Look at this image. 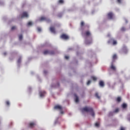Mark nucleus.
I'll return each mask as SVG.
<instances>
[{
	"instance_id": "f257e3e1",
	"label": "nucleus",
	"mask_w": 130,
	"mask_h": 130,
	"mask_svg": "<svg viewBox=\"0 0 130 130\" xmlns=\"http://www.w3.org/2000/svg\"><path fill=\"white\" fill-rule=\"evenodd\" d=\"M82 111H86V112L89 111V112H90L91 115L93 117L95 116V113H94V111H93V109L91 108L85 107L82 109Z\"/></svg>"
},
{
	"instance_id": "f03ea898",
	"label": "nucleus",
	"mask_w": 130,
	"mask_h": 130,
	"mask_svg": "<svg viewBox=\"0 0 130 130\" xmlns=\"http://www.w3.org/2000/svg\"><path fill=\"white\" fill-rule=\"evenodd\" d=\"M60 37L62 39H64L65 40H68V39L70 38V37H69L66 34H62Z\"/></svg>"
},
{
	"instance_id": "7ed1b4c3",
	"label": "nucleus",
	"mask_w": 130,
	"mask_h": 130,
	"mask_svg": "<svg viewBox=\"0 0 130 130\" xmlns=\"http://www.w3.org/2000/svg\"><path fill=\"white\" fill-rule=\"evenodd\" d=\"M54 109H59V110H61V109H62V107L61 106L57 105L54 107Z\"/></svg>"
},
{
	"instance_id": "20e7f679",
	"label": "nucleus",
	"mask_w": 130,
	"mask_h": 130,
	"mask_svg": "<svg viewBox=\"0 0 130 130\" xmlns=\"http://www.w3.org/2000/svg\"><path fill=\"white\" fill-rule=\"evenodd\" d=\"M24 17H28V14L26 12H24L21 16V18H24Z\"/></svg>"
},
{
	"instance_id": "39448f33",
	"label": "nucleus",
	"mask_w": 130,
	"mask_h": 130,
	"mask_svg": "<svg viewBox=\"0 0 130 130\" xmlns=\"http://www.w3.org/2000/svg\"><path fill=\"white\" fill-rule=\"evenodd\" d=\"M108 17L109 19H112V17H113V14L112 13H110L108 14Z\"/></svg>"
},
{
	"instance_id": "423d86ee",
	"label": "nucleus",
	"mask_w": 130,
	"mask_h": 130,
	"mask_svg": "<svg viewBox=\"0 0 130 130\" xmlns=\"http://www.w3.org/2000/svg\"><path fill=\"white\" fill-rule=\"evenodd\" d=\"M100 86L101 87H104V82L103 81H100Z\"/></svg>"
},
{
	"instance_id": "0eeeda50",
	"label": "nucleus",
	"mask_w": 130,
	"mask_h": 130,
	"mask_svg": "<svg viewBox=\"0 0 130 130\" xmlns=\"http://www.w3.org/2000/svg\"><path fill=\"white\" fill-rule=\"evenodd\" d=\"M50 30L51 31V32H52V33H55V30L54 29V28L53 27H50Z\"/></svg>"
},
{
	"instance_id": "6e6552de",
	"label": "nucleus",
	"mask_w": 130,
	"mask_h": 130,
	"mask_svg": "<svg viewBox=\"0 0 130 130\" xmlns=\"http://www.w3.org/2000/svg\"><path fill=\"white\" fill-rule=\"evenodd\" d=\"M75 98H76V99H75V102L76 103H78V102H79V98L78 97V96H77L76 94H75Z\"/></svg>"
},
{
	"instance_id": "1a4fd4ad",
	"label": "nucleus",
	"mask_w": 130,
	"mask_h": 130,
	"mask_svg": "<svg viewBox=\"0 0 130 130\" xmlns=\"http://www.w3.org/2000/svg\"><path fill=\"white\" fill-rule=\"evenodd\" d=\"M127 106V105H126V104H125V103H123L122 105V108H126Z\"/></svg>"
},
{
	"instance_id": "9d476101",
	"label": "nucleus",
	"mask_w": 130,
	"mask_h": 130,
	"mask_svg": "<svg viewBox=\"0 0 130 130\" xmlns=\"http://www.w3.org/2000/svg\"><path fill=\"white\" fill-rule=\"evenodd\" d=\"M34 125H35V123H30L29 124V126L30 127H33V126H34Z\"/></svg>"
},
{
	"instance_id": "9b49d317",
	"label": "nucleus",
	"mask_w": 130,
	"mask_h": 130,
	"mask_svg": "<svg viewBox=\"0 0 130 130\" xmlns=\"http://www.w3.org/2000/svg\"><path fill=\"white\" fill-rule=\"evenodd\" d=\"M111 69H112V70H114H114H115V67H114L113 64H112Z\"/></svg>"
},
{
	"instance_id": "f8f14e48",
	"label": "nucleus",
	"mask_w": 130,
	"mask_h": 130,
	"mask_svg": "<svg viewBox=\"0 0 130 130\" xmlns=\"http://www.w3.org/2000/svg\"><path fill=\"white\" fill-rule=\"evenodd\" d=\"M95 97H96L98 99H100V96H99L98 93H95Z\"/></svg>"
},
{
	"instance_id": "ddd939ff",
	"label": "nucleus",
	"mask_w": 130,
	"mask_h": 130,
	"mask_svg": "<svg viewBox=\"0 0 130 130\" xmlns=\"http://www.w3.org/2000/svg\"><path fill=\"white\" fill-rule=\"evenodd\" d=\"M40 97H43L44 96V95L43 94V92H40Z\"/></svg>"
},
{
	"instance_id": "4468645a",
	"label": "nucleus",
	"mask_w": 130,
	"mask_h": 130,
	"mask_svg": "<svg viewBox=\"0 0 130 130\" xmlns=\"http://www.w3.org/2000/svg\"><path fill=\"white\" fill-rule=\"evenodd\" d=\"M91 79H92V80H93V81H96V80H97V78H96L95 77H94V76L91 77Z\"/></svg>"
},
{
	"instance_id": "2eb2a0df",
	"label": "nucleus",
	"mask_w": 130,
	"mask_h": 130,
	"mask_svg": "<svg viewBox=\"0 0 130 130\" xmlns=\"http://www.w3.org/2000/svg\"><path fill=\"white\" fill-rule=\"evenodd\" d=\"M119 111V109H116L114 111V112H115V113H117V112H118Z\"/></svg>"
},
{
	"instance_id": "dca6fc26",
	"label": "nucleus",
	"mask_w": 130,
	"mask_h": 130,
	"mask_svg": "<svg viewBox=\"0 0 130 130\" xmlns=\"http://www.w3.org/2000/svg\"><path fill=\"white\" fill-rule=\"evenodd\" d=\"M86 35H87V36H89V35H91V33H90V31H87L86 32Z\"/></svg>"
},
{
	"instance_id": "f3484780",
	"label": "nucleus",
	"mask_w": 130,
	"mask_h": 130,
	"mask_svg": "<svg viewBox=\"0 0 130 130\" xmlns=\"http://www.w3.org/2000/svg\"><path fill=\"white\" fill-rule=\"evenodd\" d=\"M121 100V99L120 97L117 98V101H118V102H120Z\"/></svg>"
},
{
	"instance_id": "a211bd4d",
	"label": "nucleus",
	"mask_w": 130,
	"mask_h": 130,
	"mask_svg": "<svg viewBox=\"0 0 130 130\" xmlns=\"http://www.w3.org/2000/svg\"><path fill=\"white\" fill-rule=\"evenodd\" d=\"M19 40H22V39L23 38V36L22 35L19 36Z\"/></svg>"
},
{
	"instance_id": "6ab92c4d",
	"label": "nucleus",
	"mask_w": 130,
	"mask_h": 130,
	"mask_svg": "<svg viewBox=\"0 0 130 130\" xmlns=\"http://www.w3.org/2000/svg\"><path fill=\"white\" fill-rule=\"evenodd\" d=\"M59 4H63V0H59Z\"/></svg>"
},
{
	"instance_id": "aec40b11",
	"label": "nucleus",
	"mask_w": 130,
	"mask_h": 130,
	"mask_svg": "<svg viewBox=\"0 0 130 130\" xmlns=\"http://www.w3.org/2000/svg\"><path fill=\"white\" fill-rule=\"evenodd\" d=\"M117 44V42H116V41H113V45H115Z\"/></svg>"
},
{
	"instance_id": "412c9836",
	"label": "nucleus",
	"mask_w": 130,
	"mask_h": 130,
	"mask_svg": "<svg viewBox=\"0 0 130 130\" xmlns=\"http://www.w3.org/2000/svg\"><path fill=\"white\" fill-rule=\"evenodd\" d=\"M43 20H45V18L41 17V19H40V21H43Z\"/></svg>"
},
{
	"instance_id": "4be33fe9",
	"label": "nucleus",
	"mask_w": 130,
	"mask_h": 130,
	"mask_svg": "<svg viewBox=\"0 0 130 130\" xmlns=\"http://www.w3.org/2000/svg\"><path fill=\"white\" fill-rule=\"evenodd\" d=\"M44 54H48V51H45L44 52Z\"/></svg>"
},
{
	"instance_id": "5701e85b",
	"label": "nucleus",
	"mask_w": 130,
	"mask_h": 130,
	"mask_svg": "<svg viewBox=\"0 0 130 130\" xmlns=\"http://www.w3.org/2000/svg\"><path fill=\"white\" fill-rule=\"evenodd\" d=\"M27 25L28 26H31V25H32V22H29Z\"/></svg>"
},
{
	"instance_id": "b1692460",
	"label": "nucleus",
	"mask_w": 130,
	"mask_h": 130,
	"mask_svg": "<svg viewBox=\"0 0 130 130\" xmlns=\"http://www.w3.org/2000/svg\"><path fill=\"white\" fill-rule=\"evenodd\" d=\"M113 59H115V58H116V55H114L113 56Z\"/></svg>"
},
{
	"instance_id": "393cba45",
	"label": "nucleus",
	"mask_w": 130,
	"mask_h": 130,
	"mask_svg": "<svg viewBox=\"0 0 130 130\" xmlns=\"http://www.w3.org/2000/svg\"><path fill=\"white\" fill-rule=\"evenodd\" d=\"M90 83H91V81L89 80L87 83V85H90Z\"/></svg>"
},
{
	"instance_id": "a878e982",
	"label": "nucleus",
	"mask_w": 130,
	"mask_h": 130,
	"mask_svg": "<svg viewBox=\"0 0 130 130\" xmlns=\"http://www.w3.org/2000/svg\"><path fill=\"white\" fill-rule=\"evenodd\" d=\"M95 125L96 126H99V123H95Z\"/></svg>"
},
{
	"instance_id": "bb28decb",
	"label": "nucleus",
	"mask_w": 130,
	"mask_h": 130,
	"mask_svg": "<svg viewBox=\"0 0 130 130\" xmlns=\"http://www.w3.org/2000/svg\"><path fill=\"white\" fill-rule=\"evenodd\" d=\"M15 29H16V26H13L12 27V30H15Z\"/></svg>"
},
{
	"instance_id": "cd10ccee",
	"label": "nucleus",
	"mask_w": 130,
	"mask_h": 130,
	"mask_svg": "<svg viewBox=\"0 0 130 130\" xmlns=\"http://www.w3.org/2000/svg\"><path fill=\"white\" fill-rule=\"evenodd\" d=\"M38 31H39V32H40V31H41V28L38 27Z\"/></svg>"
},
{
	"instance_id": "c85d7f7f",
	"label": "nucleus",
	"mask_w": 130,
	"mask_h": 130,
	"mask_svg": "<svg viewBox=\"0 0 130 130\" xmlns=\"http://www.w3.org/2000/svg\"><path fill=\"white\" fill-rule=\"evenodd\" d=\"M69 57L68 56H65V58H66V59H69Z\"/></svg>"
},
{
	"instance_id": "c756f323",
	"label": "nucleus",
	"mask_w": 130,
	"mask_h": 130,
	"mask_svg": "<svg viewBox=\"0 0 130 130\" xmlns=\"http://www.w3.org/2000/svg\"><path fill=\"white\" fill-rule=\"evenodd\" d=\"M7 105H10V102L8 101L6 102Z\"/></svg>"
},
{
	"instance_id": "7c9ffc66",
	"label": "nucleus",
	"mask_w": 130,
	"mask_h": 130,
	"mask_svg": "<svg viewBox=\"0 0 130 130\" xmlns=\"http://www.w3.org/2000/svg\"><path fill=\"white\" fill-rule=\"evenodd\" d=\"M84 22H81V26H84Z\"/></svg>"
},
{
	"instance_id": "2f4dec72",
	"label": "nucleus",
	"mask_w": 130,
	"mask_h": 130,
	"mask_svg": "<svg viewBox=\"0 0 130 130\" xmlns=\"http://www.w3.org/2000/svg\"><path fill=\"white\" fill-rule=\"evenodd\" d=\"M121 130H124V128L121 127Z\"/></svg>"
},
{
	"instance_id": "473e14b6",
	"label": "nucleus",
	"mask_w": 130,
	"mask_h": 130,
	"mask_svg": "<svg viewBox=\"0 0 130 130\" xmlns=\"http://www.w3.org/2000/svg\"><path fill=\"white\" fill-rule=\"evenodd\" d=\"M121 30H122V31H124V28H122V29H121Z\"/></svg>"
},
{
	"instance_id": "72a5a7b5",
	"label": "nucleus",
	"mask_w": 130,
	"mask_h": 130,
	"mask_svg": "<svg viewBox=\"0 0 130 130\" xmlns=\"http://www.w3.org/2000/svg\"><path fill=\"white\" fill-rule=\"evenodd\" d=\"M120 2H121V0H118V3H120Z\"/></svg>"
},
{
	"instance_id": "f704fd0d",
	"label": "nucleus",
	"mask_w": 130,
	"mask_h": 130,
	"mask_svg": "<svg viewBox=\"0 0 130 130\" xmlns=\"http://www.w3.org/2000/svg\"><path fill=\"white\" fill-rule=\"evenodd\" d=\"M128 119L130 121V115H128Z\"/></svg>"
},
{
	"instance_id": "c9c22d12",
	"label": "nucleus",
	"mask_w": 130,
	"mask_h": 130,
	"mask_svg": "<svg viewBox=\"0 0 130 130\" xmlns=\"http://www.w3.org/2000/svg\"><path fill=\"white\" fill-rule=\"evenodd\" d=\"M20 60L19 59V60H18V62H20Z\"/></svg>"
},
{
	"instance_id": "e433bc0d",
	"label": "nucleus",
	"mask_w": 130,
	"mask_h": 130,
	"mask_svg": "<svg viewBox=\"0 0 130 130\" xmlns=\"http://www.w3.org/2000/svg\"><path fill=\"white\" fill-rule=\"evenodd\" d=\"M61 114H62V113H63V112H61Z\"/></svg>"
}]
</instances>
